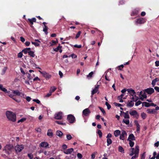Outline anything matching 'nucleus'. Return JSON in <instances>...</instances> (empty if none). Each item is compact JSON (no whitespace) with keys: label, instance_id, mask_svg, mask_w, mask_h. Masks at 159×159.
<instances>
[{"label":"nucleus","instance_id":"412c9836","mask_svg":"<svg viewBox=\"0 0 159 159\" xmlns=\"http://www.w3.org/2000/svg\"><path fill=\"white\" fill-rule=\"evenodd\" d=\"M127 91L130 94V95L132 96H133L134 94L136 93L134 90L133 89H128Z\"/></svg>","mask_w":159,"mask_h":159},{"label":"nucleus","instance_id":"423d86ee","mask_svg":"<svg viewBox=\"0 0 159 159\" xmlns=\"http://www.w3.org/2000/svg\"><path fill=\"white\" fill-rule=\"evenodd\" d=\"M46 79H48L51 77V75L45 71H39Z\"/></svg>","mask_w":159,"mask_h":159},{"label":"nucleus","instance_id":"6e6d98bb","mask_svg":"<svg viewBox=\"0 0 159 159\" xmlns=\"http://www.w3.org/2000/svg\"><path fill=\"white\" fill-rule=\"evenodd\" d=\"M62 48L61 46H60V44H59V45L54 49V50L56 52H58L59 49L60 48Z\"/></svg>","mask_w":159,"mask_h":159},{"label":"nucleus","instance_id":"bb28decb","mask_svg":"<svg viewBox=\"0 0 159 159\" xmlns=\"http://www.w3.org/2000/svg\"><path fill=\"white\" fill-rule=\"evenodd\" d=\"M145 106L146 107H148L150 106V103L146 102H144L142 103V106Z\"/></svg>","mask_w":159,"mask_h":159},{"label":"nucleus","instance_id":"c756f323","mask_svg":"<svg viewBox=\"0 0 159 159\" xmlns=\"http://www.w3.org/2000/svg\"><path fill=\"white\" fill-rule=\"evenodd\" d=\"M118 151L122 153H124V150L122 147L119 146L118 147Z\"/></svg>","mask_w":159,"mask_h":159},{"label":"nucleus","instance_id":"58836bf2","mask_svg":"<svg viewBox=\"0 0 159 159\" xmlns=\"http://www.w3.org/2000/svg\"><path fill=\"white\" fill-rule=\"evenodd\" d=\"M97 133L98 134L99 138H101L102 136V133L101 130L99 129L98 130Z\"/></svg>","mask_w":159,"mask_h":159},{"label":"nucleus","instance_id":"cd10ccee","mask_svg":"<svg viewBox=\"0 0 159 159\" xmlns=\"http://www.w3.org/2000/svg\"><path fill=\"white\" fill-rule=\"evenodd\" d=\"M47 134L48 136H52L53 135L52 130L51 129H48Z\"/></svg>","mask_w":159,"mask_h":159},{"label":"nucleus","instance_id":"603ef678","mask_svg":"<svg viewBox=\"0 0 159 159\" xmlns=\"http://www.w3.org/2000/svg\"><path fill=\"white\" fill-rule=\"evenodd\" d=\"M56 122L58 124L61 125H66V124L65 123H63L61 121H56Z\"/></svg>","mask_w":159,"mask_h":159},{"label":"nucleus","instance_id":"f03ea898","mask_svg":"<svg viewBox=\"0 0 159 159\" xmlns=\"http://www.w3.org/2000/svg\"><path fill=\"white\" fill-rule=\"evenodd\" d=\"M6 115L7 118L9 120L13 122H15L16 120V114L12 111H7L6 112Z\"/></svg>","mask_w":159,"mask_h":159},{"label":"nucleus","instance_id":"7ed1b4c3","mask_svg":"<svg viewBox=\"0 0 159 159\" xmlns=\"http://www.w3.org/2000/svg\"><path fill=\"white\" fill-rule=\"evenodd\" d=\"M24 148V146L22 144L17 145L15 147V149L16 152H21Z\"/></svg>","mask_w":159,"mask_h":159},{"label":"nucleus","instance_id":"f8f14e48","mask_svg":"<svg viewBox=\"0 0 159 159\" xmlns=\"http://www.w3.org/2000/svg\"><path fill=\"white\" fill-rule=\"evenodd\" d=\"M146 111L148 114H156L157 113V112L154 109H148Z\"/></svg>","mask_w":159,"mask_h":159},{"label":"nucleus","instance_id":"20e7f679","mask_svg":"<svg viewBox=\"0 0 159 159\" xmlns=\"http://www.w3.org/2000/svg\"><path fill=\"white\" fill-rule=\"evenodd\" d=\"M129 113L131 116H133L136 119H138L139 115L136 111L130 110Z\"/></svg>","mask_w":159,"mask_h":159},{"label":"nucleus","instance_id":"a878e982","mask_svg":"<svg viewBox=\"0 0 159 159\" xmlns=\"http://www.w3.org/2000/svg\"><path fill=\"white\" fill-rule=\"evenodd\" d=\"M28 20L29 21L30 24L31 25H32L33 24V23L34 22H35L36 21V19L35 18H33L31 19H28Z\"/></svg>","mask_w":159,"mask_h":159},{"label":"nucleus","instance_id":"0eeeda50","mask_svg":"<svg viewBox=\"0 0 159 159\" xmlns=\"http://www.w3.org/2000/svg\"><path fill=\"white\" fill-rule=\"evenodd\" d=\"M54 118L57 120H61L62 118V113L61 112H59L56 113L54 115Z\"/></svg>","mask_w":159,"mask_h":159},{"label":"nucleus","instance_id":"5fc2aeb1","mask_svg":"<svg viewBox=\"0 0 159 159\" xmlns=\"http://www.w3.org/2000/svg\"><path fill=\"white\" fill-rule=\"evenodd\" d=\"M97 154V152H94L91 155V158L93 159L95 158V155Z\"/></svg>","mask_w":159,"mask_h":159},{"label":"nucleus","instance_id":"79ce46f5","mask_svg":"<svg viewBox=\"0 0 159 159\" xmlns=\"http://www.w3.org/2000/svg\"><path fill=\"white\" fill-rule=\"evenodd\" d=\"M129 144L130 146L131 147H133L134 145V142H133L131 140H129Z\"/></svg>","mask_w":159,"mask_h":159},{"label":"nucleus","instance_id":"680f3d73","mask_svg":"<svg viewBox=\"0 0 159 159\" xmlns=\"http://www.w3.org/2000/svg\"><path fill=\"white\" fill-rule=\"evenodd\" d=\"M105 79L107 81H110V80L107 77V73H106V72L105 73Z\"/></svg>","mask_w":159,"mask_h":159},{"label":"nucleus","instance_id":"e2e57ef3","mask_svg":"<svg viewBox=\"0 0 159 159\" xmlns=\"http://www.w3.org/2000/svg\"><path fill=\"white\" fill-rule=\"evenodd\" d=\"M62 149L64 150H66L67 148V146L65 144H63L62 147Z\"/></svg>","mask_w":159,"mask_h":159},{"label":"nucleus","instance_id":"7c9ffc66","mask_svg":"<svg viewBox=\"0 0 159 159\" xmlns=\"http://www.w3.org/2000/svg\"><path fill=\"white\" fill-rule=\"evenodd\" d=\"M134 97L136 98L135 99L134 98V97L133 96L131 98V99H132L131 101H133V102H136L139 99V98L137 97L136 95H134Z\"/></svg>","mask_w":159,"mask_h":159},{"label":"nucleus","instance_id":"c03bdc74","mask_svg":"<svg viewBox=\"0 0 159 159\" xmlns=\"http://www.w3.org/2000/svg\"><path fill=\"white\" fill-rule=\"evenodd\" d=\"M99 108L101 112L102 113L103 115H105L106 114V112L101 107H99Z\"/></svg>","mask_w":159,"mask_h":159},{"label":"nucleus","instance_id":"8fccbe9b","mask_svg":"<svg viewBox=\"0 0 159 159\" xmlns=\"http://www.w3.org/2000/svg\"><path fill=\"white\" fill-rule=\"evenodd\" d=\"M23 56V53L22 51L19 52L17 54V57L18 58H21Z\"/></svg>","mask_w":159,"mask_h":159},{"label":"nucleus","instance_id":"c9c22d12","mask_svg":"<svg viewBox=\"0 0 159 159\" xmlns=\"http://www.w3.org/2000/svg\"><path fill=\"white\" fill-rule=\"evenodd\" d=\"M124 67V65L122 64L120 66H118L116 68L119 70H122V68Z\"/></svg>","mask_w":159,"mask_h":159},{"label":"nucleus","instance_id":"3c124183","mask_svg":"<svg viewBox=\"0 0 159 159\" xmlns=\"http://www.w3.org/2000/svg\"><path fill=\"white\" fill-rule=\"evenodd\" d=\"M105 105L107 107V108L108 110L110 109V108H111V106L107 102H106Z\"/></svg>","mask_w":159,"mask_h":159},{"label":"nucleus","instance_id":"13d9d810","mask_svg":"<svg viewBox=\"0 0 159 159\" xmlns=\"http://www.w3.org/2000/svg\"><path fill=\"white\" fill-rule=\"evenodd\" d=\"M145 152H143V154L141 155V159H145Z\"/></svg>","mask_w":159,"mask_h":159},{"label":"nucleus","instance_id":"1a4fd4ad","mask_svg":"<svg viewBox=\"0 0 159 159\" xmlns=\"http://www.w3.org/2000/svg\"><path fill=\"white\" fill-rule=\"evenodd\" d=\"M91 111L88 108H86L83 111L82 115L87 116L89 115Z\"/></svg>","mask_w":159,"mask_h":159},{"label":"nucleus","instance_id":"a18cd8bd","mask_svg":"<svg viewBox=\"0 0 159 159\" xmlns=\"http://www.w3.org/2000/svg\"><path fill=\"white\" fill-rule=\"evenodd\" d=\"M81 33V32L80 31H79L78 32V33L77 34H76V35L75 37V38L76 39H77L78 38H79V37H80V34Z\"/></svg>","mask_w":159,"mask_h":159},{"label":"nucleus","instance_id":"864d4df0","mask_svg":"<svg viewBox=\"0 0 159 159\" xmlns=\"http://www.w3.org/2000/svg\"><path fill=\"white\" fill-rule=\"evenodd\" d=\"M27 156L30 158V159H32L33 157V155L31 153H28Z\"/></svg>","mask_w":159,"mask_h":159},{"label":"nucleus","instance_id":"5701e85b","mask_svg":"<svg viewBox=\"0 0 159 159\" xmlns=\"http://www.w3.org/2000/svg\"><path fill=\"white\" fill-rule=\"evenodd\" d=\"M120 133L121 132L120 130H116L114 131V134L115 136L116 137H117L120 134Z\"/></svg>","mask_w":159,"mask_h":159},{"label":"nucleus","instance_id":"4c0bfd02","mask_svg":"<svg viewBox=\"0 0 159 159\" xmlns=\"http://www.w3.org/2000/svg\"><path fill=\"white\" fill-rule=\"evenodd\" d=\"M122 122L125 123L126 125H128L129 123V119L125 120L123 119V120Z\"/></svg>","mask_w":159,"mask_h":159},{"label":"nucleus","instance_id":"338daca9","mask_svg":"<svg viewBox=\"0 0 159 159\" xmlns=\"http://www.w3.org/2000/svg\"><path fill=\"white\" fill-rule=\"evenodd\" d=\"M114 104L116 106H118V107L123 106V105L120 103L114 102Z\"/></svg>","mask_w":159,"mask_h":159},{"label":"nucleus","instance_id":"c85d7f7f","mask_svg":"<svg viewBox=\"0 0 159 159\" xmlns=\"http://www.w3.org/2000/svg\"><path fill=\"white\" fill-rule=\"evenodd\" d=\"M56 134L57 136L59 137H61L63 134L61 131L58 130L56 132Z\"/></svg>","mask_w":159,"mask_h":159},{"label":"nucleus","instance_id":"2f4dec72","mask_svg":"<svg viewBox=\"0 0 159 159\" xmlns=\"http://www.w3.org/2000/svg\"><path fill=\"white\" fill-rule=\"evenodd\" d=\"M28 53L30 56L32 57H34L35 56L34 52L32 51H29L28 52Z\"/></svg>","mask_w":159,"mask_h":159},{"label":"nucleus","instance_id":"052dcab7","mask_svg":"<svg viewBox=\"0 0 159 159\" xmlns=\"http://www.w3.org/2000/svg\"><path fill=\"white\" fill-rule=\"evenodd\" d=\"M93 74V71H91V72H90L88 75L87 76V77H90L91 78Z\"/></svg>","mask_w":159,"mask_h":159},{"label":"nucleus","instance_id":"bf43d9fd","mask_svg":"<svg viewBox=\"0 0 159 159\" xmlns=\"http://www.w3.org/2000/svg\"><path fill=\"white\" fill-rule=\"evenodd\" d=\"M66 138L68 140H70L72 138V137L70 134H67Z\"/></svg>","mask_w":159,"mask_h":159},{"label":"nucleus","instance_id":"09e8293b","mask_svg":"<svg viewBox=\"0 0 159 159\" xmlns=\"http://www.w3.org/2000/svg\"><path fill=\"white\" fill-rule=\"evenodd\" d=\"M136 126V131L137 133H139V132L140 126V125H137Z\"/></svg>","mask_w":159,"mask_h":159},{"label":"nucleus","instance_id":"2eb2a0df","mask_svg":"<svg viewBox=\"0 0 159 159\" xmlns=\"http://www.w3.org/2000/svg\"><path fill=\"white\" fill-rule=\"evenodd\" d=\"M49 146V144L47 142H42L40 145V146L43 148H47Z\"/></svg>","mask_w":159,"mask_h":159},{"label":"nucleus","instance_id":"aec40b11","mask_svg":"<svg viewBox=\"0 0 159 159\" xmlns=\"http://www.w3.org/2000/svg\"><path fill=\"white\" fill-rule=\"evenodd\" d=\"M135 140V137L132 134H130L129 135V137L128 138L127 140L129 141V140Z\"/></svg>","mask_w":159,"mask_h":159},{"label":"nucleus","instance_id":"f3484780","mask_svg":"<svg viewBox=\"0 0 159 159\" xmlns=\"http://www.w3.org/2000/svg\"><path fill=\"white\" fill-rule=\"evenodd\" d=\"M4 147L6 149H7L9 151H11L14 148L13 145L11 144H7Z\"/></svg>","mask_w":159,"mask_h":159},{"label":"nucleus","instance_id":"f704fd0d","mask_svg":"<svg viewBox=\"0 0 159 159\" xmlns=\"http://www.w3.org/2000/svg\"><path fill=\"white\" fill-rule=\"evenodd\" d=\"M107 145L109 146V145H110L112 142V140L110 138H107Z\"/></svg>","mask_w":159,"mask_h":159},{"label":"nucleus","instance_id":"6ab92c4d","mask_svg":"<svg viewBox=\"0 0 159 159\" xmlns=\"http://www.w3.org/2000/svg\"><path fill=\"white\" fill-rule=\"evenodd\" d=\"M139 8H136L133 11L132 13L131 14V15L132 16H135L137 15L139 12Z\"/></svg>","mask_w":159,"mask_h":159},{"label":"nucleus","instance_id":"e433bc0d","mask_svg":"<svg viewBox=\"0 0 159 159\" xmlns=\"http://www.w3.org/2000/svg\"><path fill=\"white\" fill-rule=\"evenodd\" d=\"M141 116L143 119L144 120L146 118L147 115L145 113L142 112L141 114Z\"/></svg>","mask_w":159,"mask_h":159},{"label":"nucleus","instance_id":"4468645a","mask_svg":"<svg viewBox=\"0 0 159 159\" xmlns=\"http://www.w3.org/2000/svg\"><path fill=\"white\" fill-rule=\"evenodd\" d=\"M0 90L5 93H7L8 94L10 93V91H7V90L5 88L3 87L2 84H0Z\"/></svg>","mask_w":159,"mask_h":159},{"label":"nucleus","instance_id":"de8ad7c7","mask_svg":"<svg viewBox=\"0 0 159 159\" xmlns=\"http://www.w3.org/2000/svg\"><path fill=\"white\" fill-rule=\"evenodd\" d=\"M143 93L142 94V95L141 96L144 98H146L147 97V96L146 95V94L145 93L146 92H145L144 91V90H143Z\"/></svg>","mask_w":159,"mask_h":159},{"label":"nucleus","instance_id":"f257e3e1","mask_svg":"<svg viewBox=\"0 0 159 159\" xmlns=\"http://www.w3.org/2000/svg\"><path fill=\"white\" fill-rule=\"evenodd\" d=\"M131 149L132 150L129 155L131 156H133L132 157L134 159L136 158L139 156V146H136L135 149L134 148H132Z\"/></svg>","mask_w":159,"mask_h":159},{"label":"nucleus","instance_id":"39448f33","mask_svg":"<svg viewBox=\"0 0 159 159\" xmlns=\"http://www.w3.org/2000/svg\"><path fill=\"white\" fill-rule=\"evenodd\" d=\"M67 120L70 123H73L75 121V117L74 116L71 114H70L68 115L67 117Z\"/></svg>","mask_w":159,"mask_h":159},{"label":"nucleus","instance_id":"37998d69","mask_svg":"<svg viewBox=\"0 0 159 159\" xmlns=\"http://www.w3.org/2000/svg\"><path fill=\"white\" fill-rule=\"evenodd\" d=\"M3 151H4L5 153L7 155H9L10 154V152H9V151L7 149H6L5 148V147H4V148L3 150Z\"/></svg>","mask_w":159,"mask_h":159},{"label":"nucleus","instance_id":"9d476101","mask_svg":"<svg viewBox=\"0 0 159 159\" xmlns=\"http://www.w3.org/2000/svg\"><path fill=\"white\" fill-rule=\"evenodd\" d=\"M144 91L149 95L151 94L154 92V89L152 88L151 87L144 89Z\"/></svg>","mask_w":159,"mask_h":159},{"label":"nucleus","instance_id":"0e129e2a","mask_svg":"<svg viewBox=\"0 0 159 159\" xmlns=\"http://www.w3.org/2000/svg\"><path fill=\"white\" fill-rule=\"evenodd\" d=\"M73 46L75 48H80L82 47L81 45H78L77 44H75Z\"/></svg>","mask_w":159,"mask_h":159},{"label":"nucleus","instance_id":"393cba45","mask_svg":"<svg viewBox=\"0 0 159 159\" xmlns=\"http://www.w3.org/2000/svg\"><path fill=\"white\" fill-rule=\"evenodd\" d=\"M134 102L132 101H130L127 104V106L130 107H133L134 105Z\"/></svg>","mask_w":159,"mask_h":159},{"label":"nucleus","instance_id":"a211bd4d","mask_svg":"<svg viewBox=\"0 0 159 159\" xmlns=\"http://www.w3.org/2000/svg\"><path fill=\"white\" fill-rule=\"evenodd\" d=\"M8 95L9 97L13 99L16 102H17L19 103L20 102V100L17 99L16 97H14V95H13L10 94L9 93V94H8Z\"/></svg>","mask_w":159,"mask_h":159},{"label":"nucleus","instance_id":"6e6552de","mask_svg":"<svg viewBox=\"0 0 159 159\" xmlns=\"http://www.w3.org/2000/svg\"><path fill=\"white\" fill-rule=\"evenodd\" d=\"M146 21V20L144 18H140L137 19L135 21L136 24H142L145 23Z\"/></svg>","mask_w":159,"mask_h":159},{"label":"nucleus","instance_id":"b1692460","mask_svg":"<svg viewBox=\"0 0 159 159\" xmlns=\"http://www.w3.org/2000/svg\"><path fill=\"white\" fill-rule=\"evenodd\" d=\"M12 93L15 94V96H19L20 95V92L18 90H13Z\"/></svg>","mask_w":159,"mask_h":159},{"label":"nucleus","instance_id":"774afa93","mask_svg":"<svg viewBox=\"0 0 159 159\" xmlns=\"http://www.w3.org/2000/svg\"><path fill=\"white\" fill-rule=\"evenodd\" d=\"M154 88L156 91L159 92V87L155 86L154 87Z\"/></svg>","mask_w":159,"mask_h":159},{"label":"nucleus","instance_id":"dca6fc26","mask_svg":"<svg viewBox=\"0 0 159 159\" xmlns=\"http://www.w3.org/2000/svg\"><path fill=\"white\" fill-rule=\"evenodd\" d=\"M74 149L73 148H70L65 150L63 152L66 154H71L73 151Z\"/></svg>","mask_w":159,"mask_h":159},{"label":"nucleus","instance_id":"4be33fe9","mask_svg":"<svg viewBox=\"0 0 159 159\" xmlns=\"http://www.w3.org/2000/svg\"><path fill=\"white\" fill-rule=\"evenodd\" d=\"M129 111H127L126 112H123V113L124 114V117L125 119H129Z\"/></svg>","mask_w":159,"mask_h":159},{"label":"nucleus","instance_id":"9b49d317","mask_svg":"<svg viewBox=\"0 0 159 159\" xmlns=\"http://www.w3.org/2000/svg\"><path fill=\"white\" fill-rule=\"evenodd\" d=\"M120 139L124 140L125 139V136L127 135L126 132L125 130H122L121 134L120 135Z\"/></svg>","mask_w":159,"mask_h":159},{"label":"nucleus","instance_id":"49530a36","mask_svg":"<svg viewBox=\"0 0 159 159\" xmlns=\"http://www.w3.org/2000/svg\"><path fill=\"white\" fill-rule=\"evenodd\" d=\"M71 57L73 58H75L77 57V56L74 53H73L70 55L69 56V57Z\"/></svg>","mask_w":159,"mask_h":159},{"label":"nucleus","instance_id":"ea45409f","mask_svg":"<svg viewBox=\"0 0 159 159\" xmlns=\"http://www.w3.org/2000/svg\"><path fill=\"white\" fill-rule=\"evenodd\" d=\"M32 44H34L35 47H39L40 46V44L39 43L31 41Z\"/></svg>","mask_w":159,"mask_h":159},{"label":"nucleus","instance_id":"473e14b6","mask_svg":"<svg viewBox=\"0 0 159 159\" xmlns=\"http://www.w3.org/2000/svg\"><path fill=\"white\" fill-rule=\"evenodd\" d=\"M56 89L57 88L56 87L54 86H52L50 88V90L49 91L52 93L54 92Z\"/></svg>","mask_w":159,"mask_h":159},{"label":"nucleus","instance_id":"72a5a7b5","mask_svg":"<svg viewBox=\"0 0 159 159\" xmlns=\"http://www.w3.org/2000/svg\"><path fill=\"white\" fill-rule=\"evenodd\" d=\"M7 69V67H4L2 69V72L1 73V75H4L6 73V71Z\"/></svg>","mask_w":159,"mask_h":159},{"label":"nucleus","instance_id":"4d7b16f0","mask_svg":"<svg viewBox=\"0 0 159 159\" xmlns=\"http://www.w3.org/2000/svg\"><path fill=\"white\" fill-rule=\"evenodd\" d=\"M142 103L143 102H142L141 101H138L135 103V105L136 106H138L139 105H140L141 103L142 104Z\"/></svg>","mask_w":159,"mask_h":159},{"label":"nucleus","instance_id":"ddd939ff","mask_svg":"<svg viewBox=\"0 0 159 159\" xmlns=\"http://www.w3.org/2000/svg\"><path fill=\"white\" fill-rule=\"evenodd\" d=\"M99 87V85H97V86H95L94 89L92 91L91 94L92 95H93L98 92Z\"/></svg>","mask_w":159,"mask_h":159},{"label":"nucleus","instance_id":"a19ab883","mask_svg":"<svg viewBox=\"0 0 159 159\" xmlns=\"http://www.w3.org/2000/svg\"><path fill=\"white\" fill-rule=\"evenodd\" d=\"M26 118H21L20 120H18L17 121V123H19L20 122H22L26 120Z\"/></svg>","mask_w":159,"mask_h":159},{"label":"nucleus","instance_id":"69168bd1","mask_svg":"<svg viewBox=\"0 0 159 159\" xmlns=\"http://www.w3.org/2000/svg\"><path fill=\"white\" fill-rule=\"evenodd\" d=\"M77 156L78 157L79 159L82 158L83 157L82 155L80 153H78L77 154Z\"/></svg>","mask_w":159,"mask_h":159}]
</instances>
